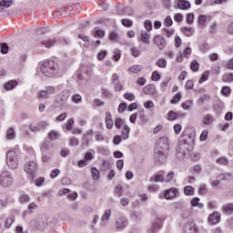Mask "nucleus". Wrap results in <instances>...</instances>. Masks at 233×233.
Listing matches in <instances>:
<instances>
[{
	"label": "nucleus",
	"mask_w": 233,
	"mask_h": 233,
	"mask_svg": "<svg viewBox=\"0 0 233 233\" xmlns=\"http://www.w3.org/2000/svg\"><path fill=\"white\" fill-rule=\"evenodd\" d=\"M36 72L38 76L56 77L59 74V66L54 60H47L38 65Z\"/></svg>",
	"instance_id": "1"
},
{
	"label": "nucleus",
	"mask_w": 233,
	"mask_h": 233,
	"mask_svg": "<svg viewBox=\"0 0 233 233\" xmlns=\"http://www.w3.org/2000/svg\"><path fill=\"white\" fill-rule=\"evenodd\" d=\"M14 186V175L9 170H4L0 173V187L2 188H10Z\"/></svg>",
	"instance_id": "2"
},
{
	"label": "nucleus",
	"mask_w": 233,
	"mask_h": 233,
	"mask_svg": "<svg viewBox=\"0 0 233 233\" xmlns=\"http://www.w3.org/2000/svg\"><path fill=\"white\" fill-rule=\"evenodd\" d=\"M6 165L11 170H15L19 167V157L15 151L6 153Z\"/></svg>",
	"instance_id": "3"
},
{
	"label": "nucleus",
	"mask_w": 233,
	"mask_h": 233,
	"mask_svg": "<svg viewBox=\"0 0 233 233\" xmlns=\"http://www.w3.org/2000/svg\"><path fill=\"white\" fill-rule=\"evenodd\" d=\"M156 150L159 152V150H163V152H168L169 145L168 138L167 137H160L157 142Z\"/></svg>",
	"instance_id": "4"
},
{
	"label": "nucleus",
	"mask_w": 233,
	"mask_h": 233,
	"mask_svg": "<svg viewBox=\"0 0 233 233\" xmlns=\"http://www.w3.org/2000/svg\"><path fill=\"white\" fill-rule=\"evenodd\" d=\"M56 93V88L52 86H46V89L39 91L38 97L39 99H48L50 96Z\"/></svg>",
	"instance_id": "5"
},
{
	"label": "nucleus",
	"mask_w": 233,
	"mask_h": 233,
	"mask_svg": "<svg viewBox=\"0 0 233 233\" xmlns=\"http://www.w3.org/2000/svg\"><path fill=\"white\" fill-rule=\"evenodd\" d=\"M25 171L30 176H34L37 172V163L35 161H28L25 165Z\"/></svg>",
	"instance_id": "6"
},
{
	"label": "nucleus",
	"mask_w": 233,
	"mask_h": 233,
	"mask_svg": "<svg viewBox=\"0 0 233 233\" xmlns=\"http://www.w3.org/2000/svg\"><path fill=\"white\" fill-rule=\"evenodd\" d=\"M153 43L157 46L158 50H164V48L167 46V40L162 35H156L153 38Z\"/></svg>",
	"instance_id": "7"
},
{
	"label": "nucleus",
	"mask_w": 233,
	"mask_h": 233,
	"mask_svg": "<svg viewBox=\"0 0 233 233\" xmlns=\"http://www.w3.org/2000/svg\"><path fill=\"white\" fill-rule=\"evenodd\" d=\"M128 226V220L126 218L120 217L115 222V228L116 230H123Z\"/></svg>",
	"instance_id": "8"
},
{
	"label": "nucleus",
	"mask_w": 233,
	"mask_h": 233,
	"mask_svg": "<svg viewBox=\"0 0 233 233\" xmlns=\"http://www.w3.org/2000/svg\"><path fill=\"white\" fill-rule=\"evenodd\" d=\"M155 159L158 162V163H165V161L167 160V151H163V150H155Z\"/></svg>",
	"instance_id": "9"
},
{
	"label": "nucleus",
	"mask_w": 233,
	"mask_h": 233,
	"mask_svg": "<svg viewBox=\"0 0 233 233\" xmlns=\"http://www.w3.org/2000/svg\"><path fill=\"white\" fill-rule=\"evenodd\" d=\"M179 194V191L176 187L169 188L164 192V197L166 199H173V198H176Z\"/></svg>",
	"instance_id": "10"
},
{
	"label": "nucleus",
	"mask_w": 233,
	"mask_h": 233,
	"mask_svg": "<svg viewBox=\"0 0 233 233\" xmlns=\"http://www.w3.org/2000/svg\"><path fill=\"white\" fill-rule=\"evenodd\" d=\"M105 123L108 130H112V128H114V120L112 119V114L108 111L106 112Z\"/></svg>",
	"instance_id": "11"
},
{
	"label": "nucleus",
	"mask_w": 233,
	"mask_h": 233,
	"mask_svg": "<svg viewBox=\"0 0 233 233\" xmlns=\"http://www.w3.org/2000/svg\"><path fill=\"white\" fill-rule=\"evenodd\" d=\"M142 92L146 94V96H154V94H156V86L148 84L142 88Z\"/></svg>",
	"instance_id": "12"
},
{
	"label": "nucleus",
	"mask_w": 233,
	"mask_h": 233,
	"mask_svg": "<svg viewBox=\"0 0 233 233\" xmlns=\"http://www.w3.org/2000/svg\"><path fill=\"white\" fill-rule=\"evenodd\" d=\"M221 219V215H219V213L218 212H214L212 214H210L208 216V223H210V225H216L218 224V222Z\"/></svg>",
	"instance_id": "13"
},
{
	"label": "nucleus",
	"mask_w": 233,
	"mask_h": 233,
	"mask_svg": "<svg viewBox=\"0 0 233 233\" xmlns=\"http://www.w3.org/2000/svg\"><path fill=\"white\" fill-rule=\"evenodd\" d=\"M112 216V210L111 209H106L104 211V214L101 217V227H105V224L106 223V221L110 220V218Z\"/></svg>",
	"instance_id": "14"
},
{
	"label": "nucleus",
	"mask_w": 233,
	"mask_h": 233,
	"mask_svg": "<svg viewBox=\"0 0 233 233\" xmlns=\"http://www.w3.org/2000/svg\"><path fill=\"white\" fill-rule=\"evenodd\" d=\"M185 233H199V229L196 223L190 222L186 226Z\"/></svg>",
	"instance_id": "15"
},
{
	"label": "nucleus",
	"mask_w": 233,
	"mask_h": 233,
	"mask_svg": "<svg viewBox=\"0 0 233 233\" xmlns=\"http://www.w3.org/2000/svg\"><path fill=\"white\" fill-rule=\"evenodd\" d=\"M53 145L50 140H45L41 146V152L42 154H45V152H50L52 150Z\"/></svg>",
	"instance_id": "16"
},
{
	"label": "nucleus",
	"mask_w": 233,
	"mask_h": 233,
	"mask_svg": "<svg viewBox=\"0 0 233 233\" xmlns=\"http://www.w3.org/2000/svg\"><path fill=\"white\" fill-rule=\"evenodd\" d=\"M216 119L212 116V115L207 114L204 116L202 123L206 127H210L212 123H214Z\"/></svg>",
	"instance_id": "17"
},
{
	"label": "nucleus",
	"mask_w": 233,
	"mask_h": 233,
	"mask_svg": "<svg viewBox=\"0 0 233 233\" xmlns=\"http://www.w3.org/2000/svg\"><path fill=\"white\" fill-rule=\"evenodd\" d=\"M15 221V216L14 214L9 215L4 223L5 228H10L12 225H14V222Z\"/></svg>",
	"instance_id": "18"
},
{
	"label": "nucleus",
	"mask_w": 233,
	"mask_h": 233,
	"mask_svg": "<svg viewBox=\"0 0 233 233\" xmlns=\"http://www.w3.org/2000/svg\"><path fill=\"white\" fill-rule=\"evenodd\" d=\"M223 214H227L228 216H230V214H233V202L228 203L222 208Z\"/></svg>",
	"instance_id": "19"
},
{
	"label": "nucleus",
	"mask_w": 233,
	"mask_h": 233,
	"mask_svg": "<svg viewBox=\"0 0 233 233\" xmlns=\"http://www.w3.org/2000/svg\"><path fill=\"white\" fill-rule=\"evenodd\" d=\"M177 8L180 10H188V8H190V2L187 0H179L177 3Z\"/></svg>",
	"instance_id": "20"
},
{
	"label": "nucleus",
	"mask_w": 233,
	"mask_h": 233,
	"mask_svg": "<svg viewBox=\"0 0 233 233\" xmlns=\"http://www.w3.org/2000/svg\"><path fill=\"white\" fill-rule=\"evenodd\" d=\"M130 136V127L128 126H124V127L121 130L120 137L122 139L127 140L128 139Z\"/></svg>",
	"instance_id": "21"
},
{
	"label": "nucleus",
	"mask_w": 233,
	"mask_h": 233,
	"mask_svg": "<svg viewBox=\"0 0 233 233\" xmlns=\"http://www.w3.org/2000/svg\"><path fill=\"white\" fill-rule=\"evenodd\" d=\"M139 41L146 45H150V33L142 32L140 35Z\"/></svg>",
	"instance_id": "22"
},
{
	"label": "nucleus",
	"mask_w": 233,
	"mask_h": 233,
	"mask_svg": "<svg viewBox=\"0 0 233 233\" xmlns=\"http://www.w3.org/2000/svg\"><path fill=\"white\" fill-rule=\"evenodd\" d=\"M77 37L78 39H81L84 42V48H88L90 46V37L81 34H79Z\"/></svg>",
	"instance_id": "23"
},
{
	"label": "nucleus",
	"mask_w": 233,
	"mask_h": 233,
	"mask_svg": "<svg viewBox=\"0 0 233 233\" xmlns=\"http://www.w3.org/2000/svg\"><path fill=\"white\" fill-rule=\"evenodd\" d=\"M115 127L119 130L120 128H125L127 125V122H125V119L118 117L115 120Z\"/></svg>",
	"instance_id": "24"
},
{
	"label": "nucleus",
	"mask_w": 233,
	"mask_h": 233,
	"mask_svg": "<svg viewBox=\"0 0 233 233\" xmlns=\"http://www.w3.org/2000/svg\"><path fill=\"white\" fill-rule=\"evenodd\" d=\"M91 176L94 179V181H99L101 178V173H99V169H96V167H91Z\"/></svg>",
	"instance_id": "25"
},
{
	"label": "nucleus",
	"mask_w": 233,
	"mask_h": 233,
	"mask_svg": "<svg viewBox=\"0 0 233 233\" xmlns=\"http://www.w3.org/2000/svg\"><path fill=\"white\" fill-rule=\"evenodd\" d=\"M15 86H17V81L15 80H10L4 85L5 90H14Z\"/></svg>",
	"instance_id": "26"
},
{
	"label": "nucleus",
	"mask_w": 233,
	"mask_h": 233,
	"mask_svg": "<svg viewBox=\"0 0 233 233\" xmlns=\"http://www.w3.org/2000/svg\"><path fill=\"white\" fill-rule=\"evenodd\" d=\"M14 5L12 0H2L0 1V10H5V8H10Z\"/></svg>",
	"instance_id": "27"
},
{
	"label": "nucleus",
	"mask_w": 233,
	"mask_h": 233,
	"mask_svg": "<svg viewBox=\"0 0 233 233\" xmlns=\"http://www.w3.org/2000/svg\"><path fill=\"white\" fill-rule=\"evenodd\" d=\"M162 225L163 223L161 222V219L156 218L152 224L151 233H154V230L161 228Z\"/></svg>",
	"instance_id": "28"
},
{
	"label": "nucleus",
	"mask_w": 233,
	"mask_h": 233,
	"mask_svg": "<svg viewBox=\"0 0 233 233\" xmlns=\"http://www.w3.org/2000/svg\"><path fill=\"white\" fill-rule=\"evenodd\" d=\"M151 181H155V183H165V175L162 174H157L152 178Z\"/></svg>",
	"instance_id": "29"
},
{
	"label": "nucleus",
	"mask_w": 233,
	"mask_h": 233,
	"mask_svg": "<svg viewBox=\"0 0 233 233\" xmlns=\"http://www.w3.org/2000/svg\"><path fill=\"white\" fill-rule=\"evenodd\" d=\"M41 45H43V46H46V48H51V46H54L56 45V38L44 40L41 42Z\"/></svg>",
	"instance_id": "30"
},
{
	"label": "nucleus",
	"mask_w": 233,
	"mask_h": 233,
	"mask_svg": "<svg viewBox=\"0 0 233 233\" xmlns=\"http://www.w3.org/2000/svg\"><path fill=\"white\" fill-rule=\"evenodd\" d=\"M128 70L131 74H139V72L143 70V66L134 65L130 66Z\"/></svg>",
	"instance_id": "31"
},
{
	"label": "nucleus",
	"mask_w": 233,
	"mask_h": 233,
	"mask_svg": "<svg viewBox=\"0 0 233 233\" xmlns=\"http://www.w3.org/2000/svg\"><path fill=\"white\" fill-rule=\"evenodd\" d=\"M6 139H15V130L13 127H9L6 130V135H5Z\"/></svg>",
	"instance_id": "32"
},
{
	"label": "nucleus",
	"mask_w": 233,
	"mask_h": 233,
	"mask_svg": "<svg viewBox=\"0 0 233 233\" xmlns=\"http://www.w3.org/2000/svg\"><path fill=\"white\" fill-rule=\"evenodd\" d=\"M191 207H197L198 208H203V203L199 202V198H193L190 201Z\"/></svg>",
	"instance_id": "33"
},
{
	"label": "nucleus",
	"mask_w": 233,
	"mask_h": 233,
	"mask_svg": "<svg viewBox=\"0 0 233 233\" xmlns=\"http://www.w3.org/2000/svg\"><path fill=\"white\" fill-rule=\"evenodd\" d=\"M47 136L49 139H51V141H56V139H59V132L56 130L49 131Z\"/></svg>",
	"instance_id": "34"
},
{
	"label": "nucleus",
	"mask_w": 233,
	"mask_h": 233,
	"mask_svg": "<svg viewBox=\"0 0 233 233\" xmlns=\"http://www.w3.org/2000/svg\"><path fill=\"white\" fill-rule=\"evenodd\" d=\"M222 81H224V83H232L233 73H226L225 75H223Z\"/></svg>",
	"instance_id": "35"
},
{
	"label": "nucleus",
	"mask_w": 233,
	"mask_h": 233,
	"mask_svg": "<svg viewBox=\"0 0 233 233\" xmlns=\"http://www.w3.org/2000/svg\"><path fill=\"white\" fill-rule=\"evenodd\" d=\"M182 32L187 35V37H191V35H194V30L189 26L182 27Z\"/></svg>",
	"instance_id": "36"
},
{
	"label": "nucleus",
	"mask_w": 233,
	"mask_h": 233,
	"mask_svg": "<svg viewBox=\"0 0 233 233\" xmlns=\"http://www.w3.org/2000/svg\"><path fill=\"white\" fill-rule=\"evenodd\" d=\"M194 105V101L192 100H187L186 102H183L181 106L183 110H190L192 108V106Z\"/></svg>",
	"instance_id": "37"
},
{
	"label": "nucleus",
	"mask_w": 233,
	"mask_h": 233,
	"mask_svg": "<svg viewBox=\"0 0 233 233\" xmlns=\"http://www.w3.org/2000/svg\"><path fill=\"white\" fill-rule=\"evenodd\" d=\"M198 22L199 26L205 28V24L207 23V15H199L198 17Z\"/></svg>",
	"instance_id": "38"
},
{
	"label": "nucleus",
	"mask_w": 233,
	"mask_h": 233,
	"mask_svg": "<svg viewBox=\"0 0 233 233\" xmlns=\"http://www.w3.org/2000/svg\"><path fill=\"white\" fill-rule=\"evenodd\" d=\"M71 101L73 103H75V105H79V103H81V101H83V97L81 96V95L76 94L71 96Z\"/></svg>",
	"instance_id": "39"
},
{
	"label": "nucleus",
	"mask_w": 233,
	"mask_h": 233,
	"mask_svg": "<svg viewBox=\"0 0 233 233\" xmlns=\"http://www.w3.org/2000/svg\"><path fill=\"white\" fill-rule=\"evenodd\" d=\"M96 150L98 154H101L102 156H108L110 154V150H108V148L104 147H97Z\"/></svg>",
	"instance_id": "40"
},
{
	"label": "nucleus",
	"mask_w": 233,
	"mask_h": 233,
	"mask_svg": "<svg viewBox=\"0 0 233 233\" xmlns=\"http://www.w3.org/2000/svg\"><path fill=\"white\" fill-rule=\"evenodd\" d=\"M156 65L158 66V68H167V59L159 58L157 60Z\"/></svg>",
	"instance_id": "41"
},
{
	"label": "nucleus",
	"mask_w": 233,
	"mask_h": 233,
	"mask_svg": "<svg viewBox=\"0 0 233 233\" xmlns=\"http://www.w3.org/2000/svg\"><path fill=\"white\" fill-rule=\"evenodd\" d=\"M184 194L186 196H194V187L192 186H186L184 187Z\"/></svg>",
	"instance_id": "42"
},
{
	"label": "nucleus",
	"mask_w": 233,
	"mask_h": 233,
	"mask_svg": "<svg viewBox=\"0 0 233 233\" xmlns=\"http://www.w3.org/2000/svg\"><path fill=\"white\" fill-rule=\"evenodd\" d=\"M190 68L193 72H199V63L197 60H193L190 64Z\"/></svg>",
	"instance_id": "43"
},
{
	"label": "nucleus",
	"mask_w": 233,
	"mask_h": 233,
	"mask_svg": "<svg viewBox=\"0 0 233 233\" xmlns=\"http://www.w3.org/2000/svg\"><path fill=\"white\" fill-rule=\"evenodd\" d=\"M130 54L131 56H133V57H139V56L141 55V50H139V48L137 47H132L130 49Z\"/></svg>",
	"instance_id": "44"
},
{
	"label": "nucleus",
	"mask_w": 233,
	"mask_h": 233,
	"mask_svg": "<svg viewBox=\"0 0 233 233\" xmlns=\"http://www.w3.org/2000/svg\"><path fill=\"white\" fill-rule=\"evenodd\" d=\"M167 119L168 121H176V119H177V113L174 111H169L167 113Z\"/></svg>",
	"instance_id": "45"
},
{
	"label": "nucleus",
	"mask_w": 233,
	"mask_h": 233,
	"mask_svg": "<svg viewBox=\"0 0 233 233\" xmlns=\"http://www.w3.org/2000/svg\"><path fill=\"white\" fill-rule=\"evenodd\" d=\"M115 194L117 198H121L123 196V186L117 185L115 188Z\"/></svg>",
	"instance_id": "46"
},
{
	"label": "nucleus",
	"mask_w": 233,
	"mask_h": 233,
	"mask_svg": "<svg viewBox=\"0 0 233 233\" xmlns=\"http://www.w3.org/2000/svg\"><path fill=\"white\" fill-rule=\"evenodd\" d=\"M181 101V93H177L174 96L173 99L171 100L172 105H177V103Z\"/></svg>",
	"instance_id": "47"
},
{
	"label": "nucleus",
	"mask_w": 233,
	"mask_h": 233,
	"mask_svg": "<svg viewBox=\"0 0 233 233\" xmlns=\"http://www.w3.org/2000/svg\"><path fill=\"white\" fill-rule=\"evenodd\" d=\"M174 179V171H169L166 177H164V183H170Z\"/></svg>",
	"instance_id": "48"
},
{
	"label": "nucleus",
	"mask_w": 233,
	"mask_h": 233,
	"mask_svg": "<svg viewBox=\"0 0 233 233\" xmlns=\"http://www.w3.org/2000/svg\"><path fill=\"white\" fill-rule=\"evenodd\" d=\"M154 106H155L154 101H152V100H148L144 103V108H146L147 110H152V108H154Z\"/></svg>",
	"instance_id": "49"
},
{
	"label": "nucleus",
	"mask_w": 233,
	"mask_h": 233,
	"mask_svg": "<svg viewBox=\"0 0 233 233\" xmlns=\"http://www.w3.org/2000/svg\"><path fill=\"white\" fill-rule=\"evenodd\" d=\"M208 71H206L202 74L200 79L198 80V83H205V81H208V76H209Z\"/></svg>",
	"instance_id": "50"
},
{
	"label": "nucleus",
	"mask_w": 233,
	"mask_h": 233,
	"mask_svg": "<svg viewBox=\"0 0 233 233\" xmlns=\"http://www.w3.org/2000/svg\"><path fill=\"white\" fill-rule=\"evenodd\" d=\"M124 99L134 101L136 99V95H134V93H126L124 94Z\"/></svg>",
	"instance_id": "51"
},
{
	"label": "nucleus",
	"mask_w": 233,
	"mask_h": 233,
	"mask_svg": "<svg viewBox=\"0 0 233 233\" xmlns=\"http://www.w3.org/2000/svg\"><path fill=\"white\" fill-rule=\"evenodd\" d=\"M20 203H28L30 201V196L27 194H22L19 198Z\"/></svg>",
	"instance_id": "52"
},
{
	"label": "nucleus",
	"mask_w": 233,
	"mask_h": 233,
	"mask_svg": "<svg viewBox=\"0 0 233 233\" xmlns=\"http://www.w3.org/2000/svg\"><path fill=\"white\" fill-rule=\"evenodd\" d=\"M113 59L114 61H119L121 59V51L119 49L114 50Z\"/></svg>",
	"instance_id": "53"
},
{
	"label": "nucleus",
	"mask_w": 233,
	"mask_h": 233,
	"mask_svg": "<svg viewBox=\"0 0 233 233\" xmlns=\"http://www.w3.org/2000/svg\"><path fill=\"white\" fill-rule=\"evenodd\" d=\"M230 88L228 86H223L221 88V94L225 96L226 97H228L230 96Z\"/></svg>",
	"instance_id": "54"
},
{
	"label": "nucleus",
	"mask_w": 233,
	"mask_h": 233,
	"mask_svg": "<svg viewBox=\"0 0 233 233\" xmlns=\"http://www.w3.org/2000/svg\"><path fill=\"white\" fill-rule=\"evenodd\" d=\"M186 21L187 25H192L194 23V14L188 13L186 16Z\"/></svg>",
	"instance_id": "55"
},
{
	"label": "nucleus",
	"mask_w": 233,
	"mask_h": 233,
	"mask_svg": "<svg viewBox=\"0 0 233 233\" xmlns=\"http://www.w3.org/2000/svg\"><path fill=\"white\" fill-rule=\"evenodd\" d=\"M190 54H192V48L190 47H186L183 51V56L186 59H188V57H190Z\"/></svg>",
	"instance_id": "56"
},
{
	"label": "nucleus",
	"mask_w": 233,
	"mask_h": 233,
	"mask_svg": "<svg viewBox=\"0 0 233 233\" xmlns=\"http://www.w3.org/2000/svg\"><path fill=\"white\" fill-rule=\"evenodd\" d=\"M0 51L2 54H8V44L3 43L0 44Z\"/></svg>",
	"instance_id": "57"
},
{
	"label": "nucleus",
	"mask_w": 233,
	"mask_h": 233,
	"mask_svg": "<svg viewBox=\"0 0 233 233\" xmlns=\"http://www.w3.org/2000/svg\"><path fill=\"white\" fill-rule=\"evenodd\" d=\"M59 174H61V171L59 169H57V168L53 169L50 174V178L56 179V177H57V176H59Z\"/></svg>",
	"instance_id": "58"
},
{
	"label": "nucleus",
	"mask_w": 233,
	"mask_h": 233,
	"mask_svg": "<svg viewBox=\"0 0 233 233\" xmlns=\"http://www.w3.org/2000/svg\"><path fill=\"white\" fill-rule=\"evenodd\" d=\"M151 79L152 81H159V79H161V75L157 71H154Z\"/></svg>",
	"instance_id": "59"
},
{
	"label": "nucleus",
	"mask_w": 233,
	"mask_h": 233,
	"mask_svg": "<svg viewBox=\"0 0 233 233\" xmlns=\"http://www.w3.org/2000/svg\"><path fill=\"white\" fill-rule=\"evenodd\" d=\"M69 145L70 147H77V145H79V139L76 138V137H71L69 139Z\"/></svg>",
	"instance_id": "60"
},
{
	"label": "nucleus",
	"mask_w": 233,
	"mask_h": 233,
	"mask_svg": "<svg viewBox=\"0 0 233 233\" xmlns=\"http://www.w3.org/2000/svg\"><path fill=\"white\" fill-rule=\"evenodd\" d=\"M73 127H74V118H70L66 123V130H72Z\"/></svg>",
	"instance_id": "61"
},
{
	"label": "nucleus",
	"mask_w": 233,
	"mask_h": 233,
	"mask_svg": "<svg viewBox=\"0 0 233 233\" xmlns=\"http://www.w3.org/2000/svg\"><path fill=\"white\" fill-rule=\"evenodd\" d=\"M128 106L127 105V103H121L119 106H118V112L119 114H123V112H125V110H127V107Z\"/></svg>",
	"instance_id": "62"
},
{
	"label": "nucleus",
	"mask_w": 233,
	"mask_h": 233,
	"mask_svg": "<svg viewBox=\"0 0 233 233\" xmlns=\"http://www.w3.org/2000/svg\"><path fill=\"white\" fill-rule=\"evenodd\" d=\"M192 161H199L201 159V155L199 153H193L190 156Z\"/></svg>",
	"instance_id": "63"
},
{
	"label": "nucleus",
	"mask_w": 233,
	"mask_h": 233,
	"mask_svg": "<svg viewBox=\"0 0 233 233\" xmlns=\"http://www.w3.org/2000/svg\"><path fill=\"white\" fill-rule=\"evenodd\" d=\"M66 116H67L66 113H62L56 117V121L57 122L65 121L66 119Z\"/></svg>",
	"instance_id": "64"
}]
</instances>
